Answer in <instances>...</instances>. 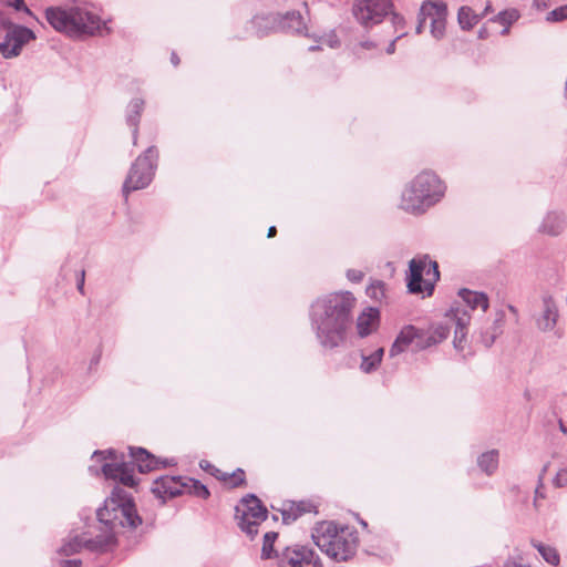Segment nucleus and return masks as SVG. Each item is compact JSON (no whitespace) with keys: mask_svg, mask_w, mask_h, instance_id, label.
<instances>
[{"mask_svg":"<svg viewBox=\"0 0 567 567\" xmlns=\"http://www.w3.org/2000/svg\"><path fill=\"white\" fill-rule=\"evenodd\" d=\"M435 344L431 331H425L416 328V337L414 341V351L425 350Z\"/></svg>","mask_w":567,"mask_h":567,"instance_id":"31","label":"nucleus"},{"mask_svg":"<svg viewBox=\"0 0 567 567\" xmlns=\"http://www.w3.org/2000/svg\"><path fill=\"white\" fill-rule=\"evenodd\" d=\"M311 537L319 549L336 561H347L357 551L358 533L348 526L338 527L333 522H320Z\"/></svg>","mask_w":567,"mask_h":567,"instance_id":"5","label":"nucleus"},{"mask_svg":"<svg viewBox=\"0 0 567 567\" xmlns=\"http://www.w3.org/2000/svg\"><path fill=\"white\" fill-rule=\"evenodd\" d=\"M543 311L536 318V326L543 332L553 331L559 318L558 307L553 296L544 293L542 296Z\"/></svg>","mask_w":567,"mask_h":567,"instance_id":"14","label":"nucleus"},{"mask_svg":"<svg viewBox=\"0 0 567 567\" xmlns=\"http://www.w3.org/2000/svg\"><path fill=\"white\" fill-rule=\"evenodd\" d=\"M254 23L258 27H265L271 32L287 34H302L309 31V16L299 11H290L285 14L270 17H255Z\"/></svg>","mask_w":567,"mask_h":567,"instance_id":"8","label":"nucleus"},{"mask_svg":"<svg viewBox=\"0 0 567 567\" xmlns=\"http://www.w3.org/2000/svg\"><path fill=\"white\" fill-rule=\"evenodd\" d=\"M323 45H327L331 49H337L341 45L339 38H319V45L309 47V51H316L321 49Z\"/></svg>","mask_w":567,"mask_h":567,"instance_id":"37","label":"nucleus"},{"mask_svg":"<svg viewBox=\"0 0 567 567\" xmlns=\"http://www.w3.org/2000/svg\"><path fill=\"white\" fill-rule=\"evenodd\" d=\"M360 49L362 50H371V49H379L380 43L374 40H365L359 43Z\"/></svg>","mask_w":567,"mask_h":567,"instance_id":"43","label":"nucleus"},{"mask_svg":"<svg viewBox=\"0 0 567 567\" xmlns=\"http://www.w3.org/2000/svg\"><path fill=\"white\" fill-rule=\"evenodd\" d=\"M157 161L158 151L155 146H150L135 159L122 188L126 198L131 192L143 189L151 184L157 168Z\"/></svg>","mask_w":567,"mask_h":567,"instance_id":"6","label":"nucleus"},{"mask_svg":"<svg viewBox=\"0 0 567 567\" xmlns=\"http://www.w3.org/2000/svg\"><path fill=\"white\" fill-rule=\"evenodd\" d=\"M554 484L557 487H563L567 485V470L564 468L557 472L554 478Z\"/></svg>","mask_w":567,"mask_h":567,"instance_id":"39","label":"nucleus"},{"mask_svg":"<svg viewBox=\"0 0 567 567\" xmlns=\"http://www.w3.org/2000/svg\"><path fill=\"white\" fill-rule=\"evenodd\" d=\"M152 492L164 501L185 494V478L181 476H162L154 481Z\"/></svg>","mask_w":567,"mask_h":567,"instance_id":"13","label":"nucleus"},{"mask_svg":"<svg viewBox=\"0 0 567 567\" xmlns=\"http://www.w3.org/2000/svg\"><path fill=\"white\" fill-rule=\"evenodd\" d=\"M218 478L228 482L230 487H237L245 482V472L241 468H237L231 474L224 473L221 476H217Z\"/></svg>","mask_w":567,"mask_h":567,"instance_id":"34","label":"nucleus"},{"mask_svg":"<svg viewBox=\"0 0 567 567\" xmlns=\"http://www.w3.org/2000/svg\"><path fill=\"white\" fill-rule=\"evenodd\" d=\"M367 295L377 301H381L385 296V284L381 280L373 281L367 288Z\"/></svg>","mask_w":567,"mask_h":567,"instance_id":"33","label":"nucleus"},{"mask_svg":"<svg viewBox=\"0 0 567 567\" xmlns=\"http://www.w3.org/2000/svg\"><path fill=\"white\" fill-rule=\"evenodd\" d=\"M504 567H532V566L524 564L522 560H517L515 558L509 557L504 563Z\"/></svg>","mask_w":567,"mask_h":567,"instance_id":"44","label":"nucleus"},{"mask_svg":"<svg viewBox=\"0 0 567 567\" xmlns=\"http://www.w3.org/2000/svg\"><path fill=\"white\" fill-rule=\"evenodd\" d=\"M171 62L174 66H177L179 64L181 61L176 52H172Z\"/></svg>","mask_w":567,"mask_h":567,"instance_id":"49","label":"nucleus"},{"mask_svg":"<svg viewBox=\"0 0 567 567\" xmlns=\"http://www.w3.org/2000/svg\"><path fill=\"white\" fill-rule=\"evenodd\" d=\"M277 557L280 567H321L316 553L302 545L286 547Z\"/></svg>","mask_w":567,"mask_h":567,"instance_id":"11","label":"nucleus"},{"mask_svg":"<svg viewBox=\"0 0 567 567\" xmlns=\"http://www.w3.org/2000/svg\"><path fill=\"white\" fill-rule=\"evenodd\" d=\"M519 18V12L516 9H509L501 12L495 19L491 22L493 24H499L502 29L499 30L501 34H505L509 31L511 25L516 22Z\"/></svg>","mask_w":567,"mask_h":567,"instance_id":"28","label":"nucleus"},{"mask_svg":"<svg viewBox=\"0 0 567 567\" xmlns=\"http://www.w3.org/2000/svg\"><path fill=\"white\" fill-rule=\"evenodd\" d=\"M567 19V4L558 7L547 13L546 20L550 22H560Z\"/></svg>","mask_w":567,"mask_h":567,"instance_id":"36","label":"nucleus"},{"mask_svg":"<svg viewBox=\"0 0 567 567\" xmlns=\"http://www.w3.org/2000/svg\"><path fill=\"white\" fill-rule=\"evenodd\" d=\"M567 225L565 213L558 210L548 212L538 226V233L548 236L560 235Z\"/></svg>","mask_w":567,"mask_h":567,"instance_id":"15","label":"nucleus"},{"mask_svg":"<svg viewBox=\"0 0 567 567\" xmlns=\"http://www.w3.org/2000/svg\"><path fill=\"white\" fill-rule=\"evenodd\" d=\"M465 339V337H462V332L458 333V339H457V347L456 348H462L461 343L462 341Z\"/></svg>","mask_w":567,"mask_h":567,"instance_id":"52","label":"nucleus"},{"mask_svg":"<svg viewBox=\"0 0 567 567\" xmlns=\"http://www.w3.org/2000/svg\"><path fill=\"white\" fill-rule=\"evenodd\" d=\"M505 315L503 311H499L496 315L495 320L485 331L481 332V341L486 347L489 348L495 342L496 338L502 334L503 326H504Z\"/></svg>","mask_w":567,"mask_h":567,"instance_id":"24","label":"nucleus"},{"mask_svg":"<svg viewBox=\"0 0 567 567\" xmlns=\"http://www.w3.org/2000/svg\"><path fill=\"white\" fill-rule=\"evenodd\" d=\"M409 268L406 280L410 292L432 295L434 285L440 279L437 262L424 255L411 259Z\"/></svg>","mask_w":567,"mask_h":567,"instance_id":"7","label":"nucleus"},{"mask_svg":"<svg viewBox=\"0 0 567 567\" xmlns=\"http://www.w3.org/2000/svg\"><path fill=\"white\" fill-rule=\"evenodd\" d=\"M383 354H384L383 348H378L375 351H373L370 354L362 352V354H361L362 361L360 364L361 371L364 373H371V372L375 371L382 361Z\"/></svg>","mask_w":567,"mask_h":567,"instance_id":"26","label":"nucleus"},{"mask_svg":"<svg viewBox=\"0 0 567 567\" xmlns=\"http://www.w3.org/2000/svg\"><path fill=\"white\" fill-rule=\"evenodd\" d=\"M498 464L499 452L496 449L484 452L477 457V466L488 476L493 475L497 471Z\"/></svg>","mask_w":567,"mask_h":567,"instance_id":"22","label":"nucleus"},{"mask_svg":"<svg viewBox=\"0 0 567 567\" xmlns=\"http://www.w3.org/2000/svg\"><path fill=\"white\" fill-rule=\"evenodd\" d=\"M547 468H548V465L547 464L544 465V467H543V470H542V472L539 474L538 486L535 489V497L536 498H538V497L544 498L545 497V495L540 492V489L544 486L543 481H544V476H545V473H546Z\"/></svg>","mask_w":567,"mask_h":567,"instance_id":"40","label":"nucleus"},{"mask_svg":"<svg viewBox=\"0 0 567 567\" xmlns=\"http://www.w3.org/2000/svg\"><path fill=\"white\" fill-rule=\"evenodd\" d=\"M96 517L101 525V534L94 538L86 534L70 536L59 551L65 556L73 555L85 548L94 553H104L116 543V534L121 528L135 529L142 524L135 504L131 496L121 487H115L104 506L96 511Z\"/></svg>","mask_w":567,"mask_h":567,"instance_id":"1","label":"nucleus"},{"mask_svg":"<svg viewBox=\"0 0 567 567\" xmlns=\"http://www.w3.org/2000/svg\"><path fill=\"white\" fill-rule=\"evenodd\" d=\"M395 51V40H392L390 41V43L388 44L386 49H385V52L388 54H392L393 52Z\"/></svg>","mask_w":567,"mask_h":567,"instance_id":"48","label":"nucleus"},{"mask_svg":"<svg viewBox=\"0 0 567 567\" xmlns=\"http://www.w3.org/2000/svg\"><path fill=\"white\" fill-rule=\"evenodd\" d=\"M431 334L435 340V344H437L449 337L450 328L445 326H439L433 331H431Z\"/></svg>","mask_w":567,"mask_h":567,"instance_id":"38","label":"nucleus"},{"mask_svg":"<svg viewBox=\"0 0 567 567\" xmlns=\"http://www.w3.org/2000/svg\"><path fill=\"white\" fill-rule=\"evenodd\" d=\"M267 508L254 494H247L235 508V517L243 532L249 536L258 533V525L267 518Z\"/></svg>","mask_w":567,"mask_h":567,"instance_id":"9","label":"nucleus"},{"mask_svg":"<svg viewBox=\"0 0 567 567\" xmlns=\"http://www.w3.org/2000/svg\"><path fill=\"white\" fill-rule=\"evenodd\" d=\"M311 511V504L307 502L291 503L289 508L282 511V519L286 524L295 522L303 513Z\"/></svg>","mask_w":567,"mask_h":567,"instance_id":"27","label":"nucleus"},{"mask_svg":"<svg viewBox=\"0 0 567 567\" xmlns=\"http://www.w3.org/2000/svg\"><path fill=\"white\" fill-rule=\"evenodd\" d=\"M532 545L534 548L537 549V551L539 553V555L543 557V559L545 561H547L548 564H550L553 566H557L559 564V555L554 547H551L549 545L542 544L536 540H532Z\"/></svg>","mask_w":567,"mask_h":567,"instance_id":"29","label":"nucleus"},{"mask_svg":"<svg viewBox=\"0 0 567 567\" xmlns=\"http://www.w3.org/2000/svg\"><path fill=\"white\" fill-rule=\"evenodd\" d=\"M391 9L390 0H359L353 8L357 20L364 24H377L381 22Z\"/></svg>","mask_w":567,"mask_h":567,"instance_id":"12","label":"nucleus"},{"mask_svg":"<svg viewBox=\"0 0 567 567\" xmlns=\"http://www.w3.org/2000/svg\"><path fill=\"white\" fill-rule=\"evenodd\" d=\"M185 494L196 496L202 499H207L210 495L207 486L194 478L185 477Z\"/></svg>","mask_w":567,"mask_h":567,"instance_id":"30","label":"nucleus"},{"mask_svg":"<svg viewBox=\"0 0 567 567\" xmlns=\"http://www.w3.org/2000/svg\"><path fill=\"white\" fill-rule=\"evenodd\" d=\"M458 296L472 310L481 308L483 311H486L488 309V297L484 292L472 291L470 289H461Z\"/></svg>","mask_w":567,"mask_h":567,"instance_id":"20","label":"nucleus"},{"mask_svg":"<svg viewBox=\"0 0 567 567\" xmlns=\"http://www.w3.org/2000/svg\"><path fill=\"white\" fill-rule=\"evenodd\" d=\"M3 2L9 7L16 8L17 10H24L29 12V9L24 4V0H3Z\"/></svg>","mask_w":567,"mask_h":567,"instance_id":"42","label":"nucleus"},{"mask_svg":"<svg viewBox=\"0 0 567 567\" xmlns=\"http://www.w3.org/2000/svg\"><path fill=\"white\" fill-rule=\"evenodd\" d=\"M447 6L443 1H424L417 16V33L441 35L446 29Z\"/></svg>","mask_w":567,"mask_h":567,"instance_id":"10","label":"nucleus"},{"mask_svg":"<svg viewBox=\"0 0 567 567\" xmlns=\"http://www.w3.org/2000/svg\"><path fill=\"white\" fill-rule=\"evenodd\" d=\"M32 38H6L4 42H0V53L4 59H11L18 56L23 47Z\"/></svg>","mask_w":567,"mask_h":567,"instance_id":"25","label":"nucleus"},{"mask_svg":"<svg viewBox=\"0 0 567 567\" xmlns=\"http://www.w3.org/2000/svg\"><path fill=\"white\" fill-rule=\"evenodd\" d=\"M380 321L378 308H365L357 319V331L359 337L365 338L377 330Z\"/></svg>","mask_w":567,"mask_h":567,"instance_id":"16","label":"nucleus"},{"mask_svg":"<svg viewBox=\"0 0 567 567\" xmlns=\"http://www.w3.org/2000/svg\"><path fill=\"white\" fill-rule=\"evenodd\" d=\"M276 233H277L276 227H275V226H271V227H269V229H268V234H267V236H268L269 238H271V237H274V236L276 235Z\"/></svg>","mask_w":567,"mask_h":567,"instance_id":"51","label":"nucleus"},{"mask_svg":"<svg viewBox=\"0 0 567 567\" xmlns=\"http://www.w3.org/2000/svg\"><path fill=\"white\" fill-rule=\"evenodd\" d=\"M415 337L416 328L414 326H405L395 338L389 351L390 357H395L406 351L409 348L414 351Z\"/></svg>","mask_w":567,"mask_h":567,"instance_id":"17","label":"nucleus"},{"mask_svg":"<svg viewBox=\"0 0 567 567\" xmlns=\"http://www.w3.org/2000/svg\"><path fill=\"white\" fill-rule=\"evenodd\" d=\"M355 301L351 292L341 291L319 297L311 303L310 327L322 349L333 350L346 343Z\"/></svg>","mask_w":567,"mask_h":567,"instance_id":"2","label":"nucleus"},{"mask_svg":"<svg viewBox=\"0 0 567 567\" xmlns=\"http://www.w3.org/2000/svg\"><path fill=\"white\" fill-rule=\"evenodd\" d=\"M200 468L208 471L209 468H213V465L208 461H202L199 463Z\"/></svg>","mask_w":567,"mask_h":567,"instance_id":"50","label":"nucleus"},{"mask_svg":"<svg viewBox=\"0 0 567 567\" xmlns=\"http://www.w3.org/2000/svg\"><path fill=\"white\" fill-rule=\"evenodd\" d=\"M82 561L80 559H68L61 563V567H80Z\"/></svg>","mask_w":567,"mask_h":567,"instance_id":"46","label":"nucleus"},{"mask_svg":"<svg viewBox=\"0 0 567 567\" xmlns=\"http://www.w3.org/2000/svg\"><path fill=\"white\" fill-rule=\"evenodd\" d=\"M101 360V353L94 354V357L91 359L90 369L97 365Z\"/></svg>","mask_w":567,"mask_h":567,"instance_id":"47","label":"nucleus"},{"mask_svg":"<svg viewBox=\"0 0 567 567\" xmlns=\"http://www.w3.org/2000/svg\"><path fill=\"white\" fill-rule=\"evenodd\" d=\"M107 454L112 462H106V452L103 451H95L92 458L96 462H103L101 471L106 478L118 481L121 484L128 487H134L136 485L134 465L137 466L141 473L176 465V461L174 458H157L143 447H130V455L133 460L132 463H116V454L113 450L107 451Z\"/></svg>","mask_w":567,"mask_h":567,"instance_id":"3","label":"nucleus"},{"mask_svg":"<svg viewBox=\"0 0 567 567\" xmlns=\"http://www.w3.org/2000/svg\"><path fill=\"white\" fill-rule=\"evenodd\" d=\"M0 35H33V32L29 29L16 28L0 16Z\"/></svg>","mask_w":567,"mask_h":567,"instance_id":"32","label":"nucleus"},{"mask_svg":"<svg viewBox=\"0 0 567 567\" xmlns=\"http://www.w3.org/2000/svg\"><path fill=\"white\" fill-rule=\"evenodd\" d=\"M45 17L56 32H68L74 24V18L61 8L47 9Z\"/></svg>","mask_w":567,"mask_h":567,"instance_id":"18","label":"nucleus"},{"mask_svg":"<svg viewBox=\"0 0 567 567\" xmlns=\"http://www.w3.org/2000/svg\"><path fill=\"white\" fill-rule=\"evenodd\" d=\"M347 278L352 282H360L363 279V272L358 269H349L347 271Z\"/></svg>","mask_w":567,"mask_h":567,"instance_id":"41","label":"nucleus"},{"mask_svg":"<svg viewBox=\"0 0 567 567\" xmlns=\"http://www.w3.org/2000/svg\"><path fill=\"white\" fill-rule=\"evenodd\" d=\"M278 534L275 532H268L264 536V544L261 549V557L264 559H268L271 557V554L274 551V543L277 539Z\"/></svg>","mask_w":567,"mask_h":567,"instance_id":"35","label":"nucleus"},{"mask_svg":"<svg viewBox=\"0 0 567 567\" xmlns=\"http://www.w3.org/2000/svg\"><path fill=\"white\" fill-rule=\"evenodd\" d=\"M482 16L468 6H462L457 11V22L463 32L472 31L478 24Z\"/></svg>","mask_w":567,"mask_h":567,"instance_id":"23","label":"nucleus"},{"mask_svg":"<svg viewBox=\"0 0 567 567\" xmlns=\"http://www.w3.org/2000/svg\"><path fill=\"white\" fill-rule=\"evenodd\" d=\"M89 471H90L91 473H93V474H99V470H97V468H95L94 466H90V467H89Z\"/></svg>","mask_w":567,"mask_h":567,"instance_id":"53","label":"nucleus"},{"mask_svg":"<svg viewBox=\"0 0 567 567\" xmlns=\"http://www.w3.org/2000/svg\"><path fill=\"white\" fill-rule=\"evenodd\" d=\"M84 282H85V271L81 270L80 275L78 277V282H76V289L81 295H84Z\"/></svg>","mask_w":567,"mask_h":567,"instance_id":"45","label":"nucleus"},{"mask_svg":"<svg viewBox=\"0 0 567 567\" xmlns=\"http://www.w3.org/2000/svg\"><path fill=\"white\" fill-rule=\"evenodd\" d=\"M447 317H451V320L455 322V331H454V346L457 347L458 333L462 332V337H466L467 334V326L470 324L471 316L466 310L461 309H451L450 312L446 313Z\"/></svg>","mask_w":567,"mask_h":567,"instance_id":"21","label":"nucleus"},{"mask_svg":"<svg viewBox=\"0 0 567 567\" xmlns=\"http://www.w3.org/2000/svg\"><path fill=\"white\" fill-rule=\"evenodd\" d=\"M445 190L444 182L434 172L423 171L404 187L400 207L406 213L421 215L441 202Z\"/></svg>","mask_w":567,"mask_h":567,"instance_id":"4","label":"nucleus"},{"mask_svg":"<svg viewBox=\"0 0 567 567\" xmlns=\"http://www.w3.org/2000/svg\"><path fill=\"white\" fill-rule=\"evenodd\" d=\"M145 102L142 99H133L126 107V123L133 127V144L136 145L138 137V123L144 110Z\"/></svg>","mask_w":567,"mask_h":567,"instance_id":"19","label":"nucleus"}]
</instances>
